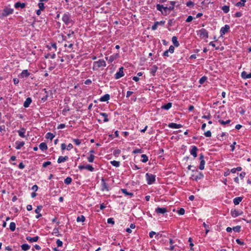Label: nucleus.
<instances>
[{"label":"nucleus","mask_w":251,"mask_h":251,"mask_svg":"<svg viewBox=\"0 0 251 251\" xmlns=\"http://www.w3.org/2000/svg\"><path fill=\"white\" fill-rule=\"evenodd\" d=\"M218 122L220 123L222 125H226V124H228L231 122L230 120H227L226 121L222 120V119L218 120Z\"/></svg>","instance_id":"nucleus-34"},{"label":"nucleus","mask_w":251,"mask_h":251,"mask_svg":"<svg viewBox=\"0 0 251 251\" xmlns=\"http://www.w3.org/2000/svg\"><path fill=\"white\" fill-rule=\"evenodd\" d=\"M158 25V23L155 22L154 25L151 27L152 30H156L157 29V25Z\"/></svg>","instance_id":"nucleus-59"},{"label":"nucleus","mask_w":251,"mask_h":251,"mask_svg":"<svg viewBox=\"0 0 251 251\" xmlns=\"http://www.w3.org/2000/svg\"><path fill=\"white\" fill-rule=\"evenodd\" d=\"M25 129L24 127L22 128L20 130L18 131L19 135L21 137H23V138L25 137Z\"/></svg>","instance_id":"nucleus-29"},{"label":"nucleus","mask_w":251,"mask_h":251,"mask_svg":"<svg viewBox=\"0 0 251 251\" xmlns=\"http://www.w3.org/2000/svg\"><path fill=\"white\" fill-rule=\"evenodd\" d=\"M172 42L175 47H178L179 46V43L176 36H173L172 37Z\"/></svg>","instance_id":"nucleus-30"},{"label":"nucleus","mask_w":251,"mask_h":251,"mask_svg":"<svg viewBox=\"0 0 251 251\" xmlns=\"http://www.w3.org/2000/svg\"><path fill=\"white\" fill-rule=\"evenodd\" d=\"M207 79V77L205 76H202L201 77L199 80V83L201 84H203Z\"/></svg>","instance_id":"nucleus-49"},{"label":"nucleus","mask_w":251,"mask_h":251,"mask_svg":"<svg viewBox=\"0 0 251 251\" xmlns=\"http://www.w3.org/2000/svg\"><path fill=\"white\" fill-rule=\"evenodd\" d=\"M199 159L201 160L200 166H199V169L201 170H202L204 168V165H205V161L204 160V156L201 153L200 155Z\"/></svg>","instance_id":"nucleus-12"},{"label":"nucleus","mask_w":251,"mask_h":251,"mask_svg":"<svg viewBox=\"0 0 251 251\" xmlns=\"http://www.w3.org/2000/svg\"><path fill=\"white\" fill-rule=\"evenodd\" d=\"M119 57V53H116V54H113L112 55H111L109 57L108 59L107 57H105V58L107 60H108V61L109 63H112L113 61H114L115 60L117 59Z\"/></svg>","instance_id":"nucleus-14"},{"label":"nucleus","mask_w":251,"mask_h":251,"mask_svg":"<svg viewBox=\"0 0 251 251\" xmlns=\"http://www.w3.org/2000/svg\"><path fill=\"white\" fill-rule=\"evenodd\" d=\"M241 76L244 79L251 78V73L248 74L246 71H243L241 73Z\"/></svg>","instance_id":"nucleus-23"},{"label":"nucleus","mask_w":251,"mask_h":251,"mask_svg":"<svg viewBox=\"0 0 251 251\" xmlns=\"http://www.w3.org/2000/svg\"><path fill=\"white\" fill-rule=\"evenodd\" d=\"M38 6L39 7V9L41 10H43L45 9L44 4L43 2H40L38 3Z\"/></svg>","instance_id":"nucleus-55"},{"label":"nucleus","mask_w":251,"mask_h":251,"mask_svg":"<svg viewBox=\"0 0 251 251\" xmlns=\"http://www.w3.org/2000/svg\"><path fill=\"white\" fill-rule=\"evenodd\" d=\"M94 158L95 156L93 154H91L87 158V159L89 162L92 163L94 161Z\"/></svg>","instance_id":"nucleus-46"},{"label":"nucleus","mask_w":251,"mask_h":251,"mask_svg":"<svg viewBox=\"0 0 251 251\" xmlns=\"http://www.w3.org/2000/svg\"><path fill=\"white\" fill-rule=\"evenodd\" d=\"M31 102H32V100H31V98L28 97V98H26L25 101L24 103V106L25 108H27V107H29V106L30 104V103H31Z\"/></svg>","instance_id":"nucleus-21"},{"label":"nucleus","mask_w":251,"mask_h":251,"mask_svg":"<svg viewBox=\"0 0 251 251\" xmlns=\"http://www.w3.org/2000/svg\"><path fill=\"white\" fill-rule=\"evenodd\" d=\"M230 27L228 25H226L222 27L220 29V34L222 36L226 33L229 31Z\"/></svg>","instance_id":"nucleus-8"},{"label":"nucleus","mask_w":251,"mask_h":251,"mask_svg":"<svg viewBox=\"0 0 251 251\" xmlns=\"http://www.w3.org/2000/svg\"><path fill=\"white\" fill-rule=\"evenodd\" d=\"M68 156H60L57 160V163H61L62 162H64L68 160Z\"/></svg>","instance_id":"nucleus-20"},{"label":"nucleus","mask_w":251,"mask_h":251,"mask_svg":"<svg viewBox=\"0 0 251 251\" xmlns=\"http://www.w3.org/2000/svg\"><path fill=\"white\" fill-rule=\"evenodd\" d=\"M15 143L16 145L15 148L17 150H20L25 145V142L24 141H16Z\"/></svg>","instance_id":"nucleus-25"},{"label":"nucleus","mask_w":251,"mask_h":251,"mask_svg":"<svg viewBox=\"0 0 251 251\" xmlns=\"http://www.w3.org/2000/svg\"><path fill=\"white\" fill-rule=\"evenodd\" d=\"M55 135L51 133V132H48L46 134V138L48 139H50V140H52L53 138L54 137Z\"/></svg>","instance_id":"nucleus-32"},{"label":"nucleus","mask_w":251,"mask_h":251,"mask_svg":"<svg viewBox=\"0 0 251 251\" xmlns=\"http://www.w3.org/2000/svg\"><path fill=\"white\" fill-rule=\"evenodd\" d=\"M51 164V162L50 161H47V162H45L44 163H43V167L44 168H46L48 166L50 165Z\"/></svg>","instance_id":"nucleus-58"},{"label":"nucleus","mask_w":251,"mask_h":251,"mask_svg":"<svg viewBox=\"0 0 251 251\" xmlns=\"http://www.w3.org/2000/svg\"><path fill=\"white\" fill-rule=\"evenodd\" d=\"M193 19V17L192 16H189L187 19L186 20V22L188 23L191 22Z\"/></svg>","instance_id":"nucleus-64"},{"label":"nucleus","mask_w":251,"mask_h":251,"mask_svg":"<svg viewBox=\"0 0 251 251\" xmlns=\"http://www.w3.org/2000/svg\"><path fill=\"white\" fill-rule=\"evenodd\" d=\"M226 115V112H222L220 114L215 115L214 116V118L217 119H221L224 116Z\"/></svg>","instance_id":"nucleus-33"},{"label":"nucleus","mask_w":251,"mask_h":251,"mask_svg":"<svg viewBox=\"0 0 251 251\" xmlns=\"http://www.w3.org/2000/svg\"><path fill=\"white\" fill-rule=\"evenodd\" d=\"M155 212L158 214H164L167 212V209L165 207H157L155 209Z\"/></svg>","instance_id":"nucleus-16"},{"label":"nucleus","mask_w":251,"mask_h":251,"mask_svg":"<svg viewBox=\"0 0 251 251\" xmlns=\"http://www.w3.org/2000/svg\"><path fill=\"white\" fill-rule=\"evenodd\" d=\"M62 20L67 25H69L70 24L72 25L74 23L73 20L71 18V14L68 12L64 14Z\"/></svg>","instance_id":"nucleus-2"},{"label":"nucleus","mask_w":251,"mask_h":251,"mask_svg":"<svg viewBox=\"0 0 251 251\" xmlns=\"http://www.w3.org/2000/svg\"><path fill=\"white\" fill-rule=\"evenodd\" d=\"M110 99V95L109 94H105L104 96H102L100 100L102 102L107 101Z\"/></svg>","instance_id":"nucleus-26"},{"label":"nucleus","mask_w":251,"mask_h":251,"mask_svg":"<svg viewBox=\"0 0 251 251\" xmlns=\"http://www.w3.org/2000/svg\"><path fill=\"white\" fill-rule=\"evenodd\" d=\"M39 238V237L38 236H34L33 237H31L30 236H26V239L28 241H29L31 243L37 242Z\"/></svg>","instance_id":"nucleus-19"},{"label":"nucleus","mask_w":251,"mask_h":251,"mask_svg":"<svg viewBox=\"0 0 251 251\" xmlns=\"http://www.w3.org/2000/svg\"><path fill=\"white\" fill-rule=\"evenodd\" d=\"M142 151L141 149H136L133 151V153H141Z\"/></svg>","instance_id":"nucleus-61"},{"label":"nucleus","mask_w":251,"mask_h":251,"mask_svg":"<svg viewBox=\"0 0 251 251\" xmlns=\"http://www.w3.org/2000/svg\"><path fill=\"white\" fill-rule=\"evenodd\" d=\"M203 226L205 229V233L206 234H207V233L209 231V226L206 225L205 223H203Z\"/></svg>","instance_id":"nucleus-50"},{"label":"nucleus","mask_w":251,"mask_h":251,"mask_svg":"<svg viewBox=\"0 0 251 251\" xmlns=\"http://www.w3.org/2000/svg\"><path fill=\"white\" fill-rule=\"evenodd\" d=\"M72 179L71 177H67L65 179L64 183L67 185H69L72 182Z\"/></svg>","instance_id":"nucleus-43"},{"label":"nucleus","mask_w":251,"mask_h":251,"mask_svg":"<svg viewBox=\"0 0 251 251\" xmlns=\"http://www.w3.org/2000/svg\"><path fill=\"white\" fill-rule=\"evenodd\" d=\"M168 126L172 128H179L182 127V125L181 124L171 123L169 124Z\"/></svg>","instance_id":"nucleus-18"},{"label":"nucleus","mask_w":251,"mask_h":251,"mask_svg":"<svg viewBox=\"0 0 251 251\" xmlns=\"http://www.w3.org/2000/svg\"><path fill=\"white\" fill-rule=\"evenodd\" d=\"M106 65L105 61L103 59H100L95 61L93 63V70H98L101 67H105Z\"/></svg>","instance_id":"nucleus-3"},{"label":"nucleus","mask_w":251,"mask_h":251,"mask_svg":"<svg viewBox=\"0 0 251 251\" xmlns=\"http://www.w3.org/2000/svg\"><path fill=\"white\" fill-rule=\"evenodd\" d=\"M56 244L58 247H61L63 245V242L60 239H57Z\"/></svg>","instance_id":"nucleus-54"},{"label":"nucleus","mask_w":251,"mask_h":251,"mask_svg":"<svg viewBox=\"0 0 251 251\" xmlns=\"http://www.w3.org/2000/svg\"><path fill=\"white\" fill-rule=\"evenodd\" d=\"M246 1V0H240V2L236 3V6H244L245 5V2Z\"/></svg>","instance_id":"nucleus-45"},{"label":"nucleus","mask_w":251,"mask_h":251,"mask_svg":"<svg viewBox=\"0 0 251 251\" xmlns=\"http://www.w3.org/2000/svg\"><path fill=\"white\" fill-rule=\"evenodd\" d=\"M169 243L170 244H171V246H170V250L171 251H173L174 249V246L173 245V243H174V242H173V239H170L169 240Z\"/></svg>","instance_id":"nucleus-52"},{"label":"nucleus","mask_w":251,"mask_h":251,"mask_svg":"<svg viewBox=\"0 0 251 251\" xmlns=\"http://www.w3.org/2000/svg\"><path fill=\"white\" fill-rule=\"evenodd\" d=\"M13 11L14 10L13 9L6 7L3 9L2 14L3 16H7L10 14H12Z\"/></svg>","instance_id":"nucleus-10"},{"label":"nucleus","mask_w":251,"mask_h":251,"mask_svg":"<svg viewBox=\"0 0 251 251\" xmlns=\"http://www.w3.org/2000/svg\"><path fill=\"white\" fill-rule=\"evenodd\" d=\"M123 70H124L123 67H121L119 69V71L118 72H117L115 75V79H119L124 75Z\"/></svg>","instance_id":"nucleus-11"},{"label":"nucleus","mask_w":251,"mask_h":251,"mask_svg":"<svg viewBox=\"0 0 251 251\" xmlns=\"http://www.w3.org/2000/svg\"><path fill=\"white\" fill-rule=\"evenodd\" d=\"M226 133L225 132H222L221 134L218 135V139L220 141H223L225 139V136Z\"/></svg>","instance_id":"nucleus-38"},{"label":"nucleus","mask_w":251,"mask_h":251,"mask_svg":"<svg viewBox=\"0 0 251 251\" xmlns=\"http://www.w3.org/2000/svg\"><path fill=\"white\" fill-rule=\"evenodd\" d=\"M156 7L157 10L160 11L164 16H167L170 13V11L173 10V6H164L163 5L160 4H157Z\"/></svg>","instance_id":"nucleus-1"},{"label":"nucleus","mask_w":251,"mask_h":251,"mask_svg":"<svg viewBox=\"0 0 251 251\" xmlns=\"http://www.w3.org/2000/svg\"><path fill=\"white\" fill-rule=\"evenodd\" d=\"M9 228L12 231H14L16 229V224L14 222H11L9 226Z\"/></svg>","instance_id":"nucleus-39"},{"label":"nucleus","mask_w":251,"mask_h":251,"mask_svg":"<svg viewBox=\"0 0 251 251\" xmlns=\"http://www.w3.org/2000/svg\"><path fill=\"white\" fill-rule=\"evenodd\" d=\"M121 191L125 194L126 196H130L131 197L133 196L132 193L128 192L126 189H121Z\"/></svg>","instance_id":"nucleus-36"},{"label":"nucleus","mask_w":251,"mask_h":251,"mask_svg":"<svg viewBox=\"0 0 251 251\" xmlns=\"http://www.w3.org/2000/svg\"><path fill=\"white\" fill-rule=\"evenodd\" d=\"M141 157L142 158V162L143 163H146L148 161V157L146 154H143L141 155Z\"/></svg>","instance_id":"nucleus-40"},{"label":"nucleus","mask_w":251,"mask_h":251,"mask_svg":"<svg viewBox=\"0 0 251 251\" xmlns=\"http://www.w3.org/2000/svg\"><path fill=\"white\" fill-rule=\"evenodd\" d=\"M195 172L198 173V175L196 176H195L194 175H192L191 178L193 180L198 181V180H200L204 177V176L202 173L198 172L197 171H196Z\"/></svg>","instance_id":"nucleus-9"},{"label":"nucleus","mask_w":251,"mask_h":251,"mask_svg":"<svg viewBox=\"0 0 251 251\" xmlns=\"http://www.w3.org/2000/svg\"><path fill=\"white\" fill-rule=\"evenodd\" d=\"M42 208H43L42 205L37 206V208L35 210V212L36 214H39L40 213V211L41 210V209H42Z\"/></svg>","instance_id":"nucleus-48"},{"label":"nucleus","mask_w":251,"mask_h":251,"mask_svg":"<svg viewBox=\"0 0 251 251\" xmlns=\"http://www.w3.org/2000/svg\"><path fill=\"white\" fill-rule=\"evenodd\" d=\"M232 230L236 232H239L241 230V226H237L232 228Z\"/></svg>","instance_id":"nucleus-47"},{"label":"nucleus","mask_w":251,"mask_h":251,"mask_svg":"<svg viewBox=\"0 0 251 251\" xmlns=\"http://www.w3.org/2000/svg\"><path fill=\"white\" fill-rule=\"evenodd\" d=\"M110 190L109 186L106 183L104 178L101 179V190L102 191H109Z\"/></svg>","instance_id":"nucleus-6"},{"label":"nucleus","mask_w":251,"mask_h":251,"mask_svg":"<svg viewBox=\"0 0 251 251\" xmlns=\"http://www.w3.org/2000/svg\"><path fill=\"white\" fill-rule=\"evenodd\" d=\"M172 106L171 102H168L167 104L161 106V108L165 110H169Z\"/></svg>","instance_id":"nucleus-31"},{"label":"nucleus","mask_w":251,"mask_h":251,"mask_svg":"<svg viewBox=\"0 0 251 251\" xmlns=\"http://www.w3.org/2000/svg\"><path fill=\"white\" fill-rule=\"evenodd\" d=\"M111 164L115 167H118L120 166V163L119 161H117L116 160H113L111 161Z\"/></svg>","instance_id":"nucleus-44"},{"label":"nucleus","mask_w":251,"mask_h":251,"mask_svg":"<svg viewBox=\"0 0 251 251\" xmlns=\"http://www.w3.org/2000/svg\"><path fill=\"white\" fill-rule=\"evenodd\" d=\"M85 220V218L83 215H81L80 216L77 217L76 219V221L77 222H83Z\"/></svg>","instance_id":"nucleus-42"},{"label":"nucleus","mask_w":251,"mask_h":251,"mask_svg":"<svg viewBox=\"0 0 251 251\" xmlns=\"http://www.w3.org/2000/svg\"><path fill=\"white\" fill-rule=\"evenodd\" d=\"M107 223L108 224H114L115 222H114V221L113 220V218H108L107 219Z\"/></svg>","instance_id":"nucleus-60"},{"label":"nucleus","mask_w":251,"mask_h":251,"mask_svg":"<svg viewBox=\"0 0 251 251\" xmlns=\"http://www.w3.org/2000/svg\"><path fill=\"white\" fill-rule=\"evenodd\" d=\"M197 151H198V148L197 147H196L195 146H193L192 147V149L190 150V153L195 158L197 156Z\"/></svg>","instance_id":"nucleus-17"},{"label":"nucleus","mask_w":251,"mask_h":251,"mask_svg":"<svg viewBox=\"0 0 251 251\" xmlns=\"http://www.w3.org/2000/svg\"><path fill=\"white\" fill-rule=\"evenodd\" d=\"M100 115L102 116L104 118L103 122H107L109 121L108 118V115L105 113H100Z\"/></svg>","instance_id":"nucleus-35"},{"label":"nucleus","mask_w":251,"mask_h":251,"mask_svg":"<svg viewBox=\"0 0 251 251\" xmlns=\"http://www.w3.org/2000/svg\"><path fill=\"white\" fill-rule=\"evenodd\" d=\"M30 75L27 70H24L19 75V77L21 78H26Z\"/></svg>","instance_id":"nucleus-7"},{"label":"nucleus","mask_w":251,"mask_h":251,"mask_svg":"<svg viewBox=\"0 0 251 251\" xmlns=\"http://www.w3.org/2000/svg\"><path fill=\"white\" fill-rule=\"evenodd\" d=\"M66 126L64 124H61L60 125H59L57 126V129H62V128H65Z\"/></svg>","instance_id":"nucleus-62"},{"label":"nucleus","mask_w":251,"mask_h":251,"mask_svg":"<svg viewBox=\"0 0 251 251\" xmlns=\"http://www.w3.org/2000/svg\"><path fill=\"white\" fill-rule=\"evenodd\" d=\"M168 50L170 52V53H174V50H175V48L173 46H171L170 47H169V50Z\"/></svg>","instance_id":"nucleus-56"},{"label":"nucleus","mask_w":251,"mask_h":251,"mask_svg":"<svg viewBox=\"0 0 251 251\" xmlns=\"http://www.w3.org/2000/svg\"><path fill=\"white\" fill-rule=\"evenodd\" d=\"M155 175L147 173L146 174V178L147 181V183L149 185H151L154 183L155 181Z\"/></svg>","instance_id":"nucleus-4"},{"label":"nucleus","mask_w":251,"mask_h":251,"mask_svg":"<svg viewBox=\"0 0 251 251\" xmlns=\"http://www.w3.org/2000/svg\"><path fill=\"white\" fill-rule=\"evenodd\" d=\"M243 198L241 197H236L233 199V203L235 205H238L242 201Z\"/></svg>","instance_id":"nucleus-27"},{"label":"nucleus","mask_w":251,"mask_h":251,"mask_svg":"<svg viewBox=\"0 0 251 251\" xmlns=\"http://www.w3.org/2000/svg\"><path fill=\"white\" fill-rule=\"evenodd\" d=\"M30 246L27 244H24L21 246V248L22 250L24 251H26L30 249Z\"/></svg>","instance_id":"nucleus-37"},{"label":"nucleus","mask_w":251,"mask_h":251,"mask_svg":"<svg viewBox=\"0 0 251 251\" xmlns=\"http://www.w3.org/2000/svg\"><path fill=\"white\" fill-rule=\"evenodd\" d=\"M25 6V3H21L20 1L17 2L15 3L14 7L15 8H24Z\"/></svg>","instance_id":"nucleus-22"},{"label":"nucleus","mask_w":251,"mask_h":251,"mask_svg":"<svg viewBox=\"0 0 251 251\" xmlns=\"http://www.w3.org/2000/svg\"><path fill=\"white\" fill-rule=\"evenodd\" d=\"M197 33L198 35H199L201 38L205 39L208 38V33L205 28L200 29L197 31Z\"/></svg>","instance_id":"nucleus-5"},{"label":"nucleus","mask_w":251,"mask_h":251,"mask_svg":"<svg viewBox=\"0 0 251 251\" xmlns=\"http://www.w3.org/2000/svg\"><path fill=\"white\" fill-rule=\"evenodd\" d=\"M184 213H185V210L183 208H181L178 210V214H179L180 215H183L184 214Z\"/></svg>","instance_id":"nucleus-53"},{"label":"nucleus","mask_w":251,"mask_h":251,"mask_svg":"<svg viewBox=\"0 0 251 251\" xmlns=\"http://www.w3.org/2000/svg\"><path fill=\"white\" fill-rule=\"evenodd\" d=\"M158 69V67L156 65H153L150 69V73L152 76H155V73Z\"/></svg>","instance_id":"nucleus-24"},{"label":"nucleus","mask_w":251,"mask_h":251,"mask_svg":"<svg viewBox=\"0 0 251 251\" xmlns=\"http://www.w3.org/2000/svg\"><path fill=\"white\" fill-rule=\"evenodd\" d=\"M73 141L77 146L80 145L81 143V141L78 139H74Z\"/></svg>","instance_id":"nucleus-51"},{"label":"nucleus","mask_w":251,"mask_h":251,"mask_svg":"<svg viewBox=\"0 0 251 251\" xmlns=\"http://www.w3.org/2000/svg\"><path fill=\"white\" fill-rule=\"evenodd\" d=\"M204 135L207 137L211 136V132L210 130H208L204 133Z\"/></svg>","instance_id":"nucleus-57"},{"label":"nucleus","mask_w":251,"mask_h":251,"mask_svg":"<svg viewBox=\"0 0 251 251\" xmlns=\"http://www.w3.org/2000/svg\"><path fill=\"white\" fill-rule=\"evenodd\" d=\"M236 242L238 244L240 245H244L245 244L244 242L241 241L239 239H237Z\"/></svg>","instance_id":"nucleus-63"},{"label":"nucleus","mask_w":251,"mask_h":251,"mask_svg":"<svg viewBox=\"0 0 251 251\" xmlns=\"http://www.w3.org/2000/svg\"><path fill=\"white\" fill-rule=\"evenodd\" d=\"M39 148L43 151H46L48 149V146L46 143L42 142L39 145Z\"/></svg>","instance_id":"nucleus-28"},{"label":"nucleus","mask_w":251,"mask_h":251,"mask_svg":"<svg viewBox=\"0 0 251 251\" xmlns=\"http://www.w3.org/2000/svg\"><path fill=\"white\" fill-rule=\"evenodd\" d=\"M242 211H240L236 209L232 210L231 211V215L234 218H235L239 215H242Z\"/></svg>","instance_id":"nucleus-15"},{"label":"nucleus","mask_w":251,"mask_h":251,"mask_svg":"<svg viewBox=\"0 0 251 251\" xmlns=\"http://www.w3.org/2000/svg\"><path fill=\"white\" fill-rule=\"evenodd\" d=\"M222 9L223 10L224 13H227L229 11V6L227 5H224L222 7Z\"/></svg>","instance_id":"nucleus-41"},{"label":"nucleus","mask_w":251,"mask_h":251,"mask_svg":"<svg viewBox=\"0 0 251 251\" xmlns=\"http://www.w3.org/2000/svg\"><path fill=\"white\" fill-rule=\"evenodd\" d=\"M78 168L80 170L85 169L89 170L90 172H93L94 171V168L93 167V166L89 164H88L86 166L79 165V166H78Z\"/></svg>","instance_id":"nucleus-13"}]
</instances>
